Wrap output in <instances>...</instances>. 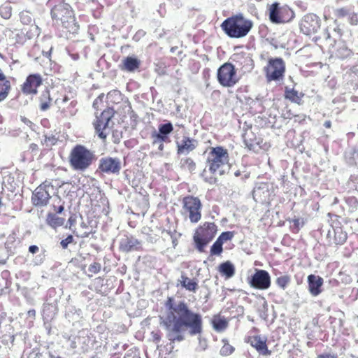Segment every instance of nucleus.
<instances>
[{
	"label": "nucleus",
	"instance_id": "1",
	"mask_svg": "<svg viewBox=\"0 0 358 358\" xmlns=\"http://www.w3.org/2000/svg\"><path fill=\"white\" fill-rule=\"evenodd\" d=\"M165 306L168 313L163 324L168 331L167 338L171 343L183 341V333L186 331L190 336L201 334V315L190 310L185 301H181L175 303L173 297H168L165 301Z\"/></svg>",
	"mask_w": 358,
	"mask_h": 358
},
{
	"label": "nucleus",
	"instance_id": "2",
	"mask_svg": "<svg viewBox=\"0 0 358 358\" xmlns=\"http://www.w3.org/2000/svg\"><path fill=\"white\" fill-rule=\"evenodd\" d=\"M206 169L201 173L203 180L210 184L217 182V176L225 175L229 167V153L228 150L221 145L209 147L206 151Z\"/></svg>",
	"mask_w": 358,
	"mask_h": 358
},
{
	"label": "nucleus",
	"instance_id": "3",
	"mask_svg": "<svg viewBox=\"0 0 358 358\" xmlns=\"http://www.w3.org/2000/svg\"><path fill=\"white\" fill-rule=\"evenodd\" d=\"M50 14L55 23L62 26L66 31L75 33L78 31L79 26L76 21L73 10L69 3L59 1L52 7Z\"/></svg>",
	"mask_w": 358,
	"mask_h": 358
},
{
	"label": "nucleus",
	"instance_id": "4",
	"mask_svg": "<svg viewBox=\"0 0 358 358\" xmlns=\"http://www.w3.org/2000/svg\"><path fill=\"white\" fill-rule=\"evenodd\" d=\"M220 27L229 37L240 38L248 34L253 23L242 14H236L224 20Z\"/></svg>",
	"mask_w": 358,
	"mask_h": 358
},
{
	"label": "nucleus",
	"instance_id": "5",
	"mask_svg": "<svg viewBox=\"0 0 358 358\" xmlns=\"http://www.w3.org/2000/svg\"><path fill=\"white\" fill-rule=\"evenodd\" d=\"M95 160L94 152L83 145L77 144L70 151L68 161L70 167L76 171L84 172Z\"/></svg>",
	"mask_w": 358,
	"mask_h": 358
},
{
	"label": "nucleus",
	"instance_id": "6",
	"mask_svg": "<svg viewBox=\"0 0 358 358\" xmlns=\"http://www.w3.org/2000/svg\"><path fill=\"white\" fill-rule=\"evenodd\" d=\"M181 214L193 224L198 223L202 217L203 205L198 196L187 195L181 199Z\"/></svg>",
	"mask_w": 358,
	"mask_h": 358
},
{
	"label": "nucleus",
	"instance_id": "7",
	"mask_svg": "<svg viewBox=\"0 0 358 358\" xmlns=\"http://www.w3.org/2000/svg\"><path fill=\"white\" fill-rule=\"evenodd\" d=\"M217 231V227L214 222H204L199 226L193 236L196 250L204 252L206 246L214 238Z\"/></svg>",
	"mask_w": 358,
	"mask_h": 358
},
{
	"label": "nucleus",
	"instance_id": "8",
	"mask_svg": "<svg viewBox=\"0 0 358 358\" xmlns=\"http://www.w3.org/2000/svg\"><path fill=\"white\" fill-rule=\"evenodd\" d=\"M240 78L235 66L230 62L224 63L217 69V81L224 87H234Z\"/></svg>",
	"mask_w": 358,
	"mask_h": 358
},
{
	"label": "nucleus",
	"instance_id": "9",
	"mask_svg": "<svg viewBox=\"0 0 358 358\" xmlns=\"http://www.w3.org/2000/svg\"><path fill=\"white\" fill-rule=\"evenodd\" d=\"M295 17L294 10L287 5H282L278 2L273 3L269 9V19L276 24L287 23L292 21Z\"/></svg>",
	"mask_w": 358,
	"mask_h": 358
},
{
	"label": "nucleus",
	"instance_id": "10",
	"mask_svg": "<svg viewBox=\"0 0 358 358\" xmlns=\"http://www.w3.org/2000/svg\"><path fill=\"white\" fill-rule=\"evenodd\" d=\"M285 64L281 58H271L264 67V73L268 81H278L283 78Z\"/></svg>",
	"mask_w": 358,
	"mask_h": 358
},
{
	"label": "nucleus",
	"instance_id": "11",
	"mask_svg": "<svg viewBox=\"0 0 358 358\" xmlns=\"http://www.w3.org/2000/svg\"><path fill=\"white\" fill-rule=\"evenodd\" d=\"M113 115V110L111 108H107L99 115H96L93 122L96 134L103 141L106 139L108 135V123Z\"/></svg>",
	"mask_w": 358,
	"mask_h": 358
},
{
	"label": "nucleus",
	"instance_id": "12",
	"mask_svg": "<svg viewBox=\"0 0 358 358\" xmlns=\"http://www.w3.org/2000/svg\"><path fill=\"white\" fill-rule=\"evenodd\" d=\"M53 189L51 182L45 180L38 185L31 195V203L34 206L43 207L48 205L51 198L50 189Z\"/></svg>",
	"mask_w": 358,
	"mask_h": 358
},
{
	"label": "nucleus",
	"instance_id": "13",
	"mask_svg": "<svg viewBox=\"0 0 358 358\" xmlns=\"http://www.w3.org/2000/svg\"><path fill=\"white\" fill-rule=\"evenodd\" d=\"M300 31L305 35L315 34L320 28V20L313 13L305 15L299 23Z\"/></svg>",
	"mask_w": 358,
	"mask_h": 358
},
{
	"label": "nucleus",
	"instance_id": "14",
	"mask_svg": "<svg viewBox=\"0 0 358 358\" xmlns=\"http://www.w3.org/2000/svg\"><path fill=\"white\" fill-rule=\"evenodd\" d=\"M245 341L256 350L259 354V358L271 355L272 351L268 349L266 336L259 334L250 335L246 338Z\"/></svg>",
	"mask_w": 358,
	"mask_h": 358
},
{
	"label": "nucleus",
	"instance_id": "15",
	"mask_svg": "<svg viewBox=\"0 0 358 358\" xmlns=\"http://www.w3.org/2000/svg\"><path fill=\"white\" fill-rule=\"evenodd\" d=\"M121 162L118 158L105 157L100 159L98 171L106 174H119L121 170Z\"/></svg>",
	"mask_w": 358,
	"mask_h": 358
},
{
	"label": "nucleus",
	"instance_id": "16",
	"mask_svg": "<svg viewBox=\"0 0 358 358\" xmlns=\"http://www.w3.org/2000/svg\"><path fill=\"white\" fill-rule=\"evenodd\" d=\"M248 282L253 288L265 290L271 286V276L266 271L259 269L253 274Z\"/></svg>",
	"mask_w": 358,
	"mask_h": 358
},
{
	"label": "nucleus",
	"instance_id": "17",
	"mask_svg": "<svg viewBox=\"0 0 358 358\" xmlns=\"http://www.w3.org/2000/svg\"><path fill=\"white\" fill-rule=\"evenodd\" d=\"M243 138L245 147L248 150L257 152L262 148L263 138L257 136V132L252 128H248L245 130Z\"/></svg>",
	"mask_w": 358,
	"mask_h": 358
},
{
	"label": "nucleus",
	"instance_id": "18",
	"mask_svg": "<svg viewBox=\"0 0 358 358\" xmlns=\"http://www.w3.org/2000/svg\"><path fill=\"white\" fill-rule=\"evenodd\" d=\"M43 84L42 76L39 73L29 75L21 86V90L24 94H36L38 88Z\"/></svg>",
	"mask_w": 358,
	"mask_h": 358
},
{
	"label": "nucleus",
	"instance_id": "19",
	"mask_svg": "<svg viewBox=\"0 0 358 358\" xmlns=\"http://www.w3.org/2000/svg\"><path fill=\"white\" fill-rule=\"evenodd\" d=\"M120 251L128 253L131 251H139L142 250L141 243L133 236H126L119 244Z\"/></svg>",
	"mask_w": 358,
	"mask_h": 358
},
{
	"label": "nucleus",
	"instance_id": "20",
	"mask_svg": "<svg viewBox=\"0 0 358 358\" xmlns=\"http://www.w3.org/2000/svg\"><path fill=\"white\" fill-rule=\"evenodd\" d=\"M177 148V154H189L192 152L197 146V142L196 140L189 137L188 136H184L180 141H176Z\"/></svg>",
	"mask_w": 358,
	"mask_h": 358
},
{
	"label": "nucleus",
	"instance_id": "21",
	"mask_svg": "<svg viewBox=\"0 0 358 358\" xmlns=\"http://www.w3.org/2000/svg\"><path fill=\"white\" fill-rule=\"evenodd\" d=\"M323 279L319 275L310 274L308 276V291L311 295L318 296L322 291Z\"/></svg>",
	"mask_w": 358,
	"mask_h": 358
},
{
	"label": "nucleus",
	"instance_id": "22",
	"mask_svg": "<svg viewBox=\"0 0 358 358\" xmlns=\"http://www.w3.org/2000/svg\"><path fill=\"white\" fill-rule=\"evenodd\" d=\"M141 65V61L134 57H127L124 58L119 65L121 71L134 72L138 69Z\"/></svg>",
	"mask_w": 358,
	"mask_h": 358
},
{
	"label": "nucleus",
	"instance_id": "23",
	"mask_svg": "<svg viewBox=\"0 0 358 358\" xmlns=\"http://www.w3.org/2000/svg\"><path fill=\"white\" fill-rule=\"evenodd\" d=\"M178 282L182 288L193 293H195L199 287V280L196 278H189L185 274L181 275Z\"/></svg>",
	"mask_w": 358,
	"mask_h": 358
},
{
	"label": "nucleus",
	"instance_id": "24",
	"mask_svg": "<svg viewBox=\"0 0 358 358\" xmlns=\"http://www.w3.org/2000/svg\"><path fill=\"white\" fill-rule=\"evenodd\" d=\"M10 90V82L0 70V102L4 101L8 97Z\"/></svg>",
	"mask_w": 358,
	"mask_h": 358
},
{
	"label": "nucleus",
	"instance_id": "25",
	"mask_svg": "<svg viewBox=\"0 0 358 358\" xmlns=\"http://www.w3.org/2000/svg\"><path fill=\"white\" fill-rule=\"evenodd\" d=\"M211 323L213 329L218 332L224 331L229 325L228 320L220 315H214Z\"/></svg>",
	"mask_w": 358,
	"mask_h": 358
},
{
	"label": "nucleus",
	"instance_id": "26",
	"mask_svg": "<svg viewBox=\"0 0 358 358\" xmlns=\"http://www.w3.org/2000/svg\"><path fill=\"white\" fill-rule=\"evenodd\" d=\"M218 271L226 278H230L235 274V267L231 262L227 261L219 265Z\"/></svg>",
	"mask_w": 358,
	"mask_h": 358
},
{
	"label": "nucleus",
	"instance_id": "27",
	"mask_svg": "<svg viewBox=\"0 0 358 358\" xmlns=\"http://www.w3.org/2000/svg\"><path fill=\"white\" fill-rule=\"evenodd\" d=\"M65 222V219L57 216L56 214L49 213L46 217V223L53 229L62 227Z\"/></svg>",
	"mask_w": 358,
	"mask_h": 358
},
{
	"label": "nucleus",
	"instance_id": "28",
	"mask_svg": "<svg viewBox=\"0 0 358 358\" xmlns=\"http://www.w3.org/2000/svg\"><path fill=\"white\" fill-rule=\"evenodd\" d=\"M52 103V98L48 91L43 92L39 97V108L45 111L50 108Z\"/></svg>",
	"mask_w": 358,
	"mask_h": 358
},
{
	"label": "nucleus",
	"instance_id": "29",
	"mask_svg": "<svg viewBox=\"0 0 358 358\" xmlns=\"http://www.w3.org/2000/svg\"><path fill=\"white\" fill-rule=\"evenodd\" d=\"M347 233L341 227L334 229L333 243L335 245H343L347 240Z\"/></svg>",
	"mask_w": 358,
	"mask_h": 358
},
{
	"label": "nucleus",
	"instance_id": "30",
	"mask_svg": "<svg viewBox=\"0 0 358 358\" xmlns=\"http://www.w3.org/2000/svg\"><path fill=\"white\" fill-rule=\"evenodd\" d=\"M352 54V50L343 42L341 43L335 51L336 56L341 59L348 58Z\"/></svg>",
	"mask_w": 358,
	"mask_h": 358
},
{
	"label": "nucleus",
	"instance_id": "31",
	"mask_svg": "<svg viewBox=\"0 0 358 358\" xmlns=\"http://www.w3.org/2000/svg\"><path fill=\"white\" fill-rule=\"evenodd\" d=\"M303 96V94H300L296 90H294L287 91L285 94V97L287 99L299 105L302 103Z\"/></svg>",
	"mask_w": 358,
	"mask_h": 358
},
{
	"label": "nucleus",
	"instance_id": "32",
	"mask_svg": "<svg viewBox=\"0 0 358 358\" xmlns=\"http://www.w3.org/2000/svg\"><path fill=\"white\" fill-rule=\"evenodd\" d=\"M76 103H77L76 101H71L66 108L63 107L61 108V113L64 117H71L75 115L77 112V109L76 108Z\"/></svg>",
	"mask_w": 358,
	"mask_h": 358
},
{
	"label": "nucleus",
	"instance_id": "33",
	"mask_svg": "<svg viewBox=\"0 0 358 358\" xmlns=\"http://www.w3.org/2000/svg\"><path fill=\"white\" fill-rule=\"evenodd\" d=\"M173 131V126L171 122H168L164 124H161L158 127V134L164 136H169V134Z\"/></svg>",
	"mask_w": 358,
	"mask_h": 358
},
{
	"label": "nucleus",
	"instance_id": "34",
	"mask_svg": "<svg viewBox=\"0 0 358 358\" xmlns=\"http://www.w3.org/2000/svg\"><path fill=\"white\" fill-rule=\"evenodd\" d=\"M290 280V277L288 275H285L278 277L275 280V283L279 287L285 289L289 284Z\"/></svg>",
	"mask_w": 358,
	"mask_h": 358
},
{
	"label": "nucleus",
	"instance_id": "35",
	"mask_svg": "<svg viewBox=\"0 0 358 358\" xmlns=\"http://www.w3.org/2000/svg\"><path fill=\"white\" fill-rule=\"evenodd\" d=\"M152 144L155 145L156 143H170L171 139L169 136H164L158 133H155L152 134Z\"/></svg>",
	"mask_w": 358,
	"mask_h": 358
},
{
	"label": "nucleus",
	"instance_id": "36",
	"mask_svg": "<svg viewBox=\"0 0 358 358\" xmlns=\"http://www.w3.org/2000/svg\"><path fill=\"white\" fill-rule=\"evenodd\" d=\"M222 245L223 244L217 239L211 246L210 254L212 255H220L223 251Z\"/></svg>",
	"mask_w": 358,
	"mask_h": 358
},
{
	"label": "nucleus",
	"instance_id": "37",
	"mask_svg": "<svg viewBox=\"0 0 358 358\" xmlns=\"http://www.w3.org/2000/svg\"><path fill=\"white\" fill-rule=\"evenodd\" d=\"M0 15L4 19H9L12 15V8L9 5L0 6Z\"/></svg>",
	"mask_w": 358,
	"mask_h": 358
},
{
	"label": "nucleus",
	"instance_id": "38",
	"mask_svg": "<svg viewBox=\"0 0 358 358\" xmlns=\"http://www.w3.org/2000/svg\"><path fill=\"white\" fill-rule=\"evenodd\" d=\"M234 236V231H225L222 232L217 239L220 241V242H221L222 244H224V243L231 240Z\"/></svg>",
	"mask_w": 358,
	"mask_h": 358
},
{
	"label": "nucleus",
	"instance_id": "39",
	"mask_svg": "<svg viewBox=\"0 0 358 358\" xmlns=\"http://www.w3.org/2000/svg\"><path fill=\"white\" fill-rule=\"evenodd\" d=\"M182 166L193 171L196 169V164L192 158L188 157L182 161Z\"/></svg>",
	"mask_w": 358,
	"mask_h": 358
},
{
	"label": "nucleus",
	"instance_id": "40",
	"mask_svg": "<svg viewBox=\"0 0 358 358\" xmlns=\"http://www.w3.org/2000/svg\"><path fill=\"white\" fill-rule=\"evenodd\" d=\"M350 13V9L347 7L340 8L336 10L335 15L338 18H343L346 16H349Z\"/></svg>",
	"mask_w": 358,
	"mask_h": 358
},
{
	"label": "nucleus",
	"instance_id": "41",
	"mask_svg": "<svg viewBox=\"0 0 358 358\" xmlns=\"http://www.w3.org/2000/svg\"><path fill=\"white\" fill-rule=\"evenodd\" d=\"M101 269V265L99 262H94L90 265L88 271L91 274H89V277H92L93 274H96L100 272Z\"/></svg>",
	"mask_w": 358,
	"mask_h": 358
},
{
	"label": "nucleus",
	"instance_id": "42",
	"mask_svg": "<svg viewBox=\"0 0 358 358\" xmlns=\"http://www.w3.org/2000/svg\"><path fill=\"white\" fill-rule=\"evenodd\" d=\"M234 348L229 343H224L220 349V354L223 356H228L232 354Z\"/></svg>",
	"mask_w": 358,
	"mask_h": 358
},
{
	"label": "nucleus",
	"instance_id": "43",
	"mask_svg": "<svg viewBox=\"0 0 358 358\" xmlns=\"http://www.w3.org/2000/svg\"><path fill=\"white\" fill-rule=\"evenodd\" d=\"M74 239L72 235H69L65 239H63L60 242V245L63 249H66L68 245L73 243Z\"/></svg>",
	"mask_w": 358,
	"mask_h": 358
},
{
	"label": "nucleus",
	"instance_id": "44",
	"mask_svg": "<svg viewBox=\"0 0 358 358\" xmlns=\"http://www.w3.org/2000/svg\"><path fill=\"white\" fill-rule=\"evenodd\" d=\"M151 336L152 341L155 343H158L160 342L162 338V332L160 330L152 331L151 332Z\"/></svg>",
	"mask_w": 358,
	"mask_h": 358
},
{
	"label": "nucleus",
	"instance_id": "45",
	"mask_svg": "<svg viewBox=\"0 0 358 358\" xmlns=\"http://www.w3.org/2000/svg\"><path fill=\"white\" fill-rule=\"evenodd\" d=\"M348 21L351 25L355 26L358 24V15L355 13H350Z\"/></svg>",
	"mask_w": 358,
	"mask_h": 358
},
{
	"label": "nucleus",
	"instance_id": "46",
	"mask_svg": "<svg viewBox=\"0 0 358 358\" xmlns=\"http://www.w3.org/2000/svg\"><path fill=\"white\" fill-rule=\"evenodd\" d=\"M292 222L293 223V226L291 227L292 231L293 233H298L300 230V221L299 219L295 218L292 220Z\"/></svg>",
	"mask_w": 358,
	"mask_h": 358
},
{
	"label": "nucleus",
	"instance_id": "47",
	"mask_svg": "<svg viewBox=\"0 0 358 358\" xmlns=\"http://www.w3.org/2000/svg\"><path fill=\"white\" fill-rule=\"evenodd\" d=\"M345 201L347 203L352 206L356 207L358 206V201L355 196L345 197Z\"/></svg>",
	"mask_w": 358,
	"mask_h": 358
},
{
	"label": "nucleus",
	"instance_id": "48",
	"mask_svg": "<svg viewBox=\"0 0 358 358\" xmlns=\"http://www.w3.org/2000/svg\"><path fill=\"white\" fill-rule=\"evenodd\" d=\"M235 59L236 62H238V61H241L242 59H245V60H247V61H249V62H251V59L248 58V57H245V55L243 54H237V55H235Z\"/></svg>",
	"mask_w": 358,
	"mask_h": 358
},
{
	"label": "nucleus",
	"instance_id": "49",
	"mask_svg": "<svg viewBox=\"0 0 358 358\" xmlns=\"http://www.w3.org/2000/svg\"><path fill=\"white\" fill-rule=\"evenodd\" d=\"M317 358H338L337 355L330 353H322L319 355Z\"/></svg>",
	"mask_w": 358,
	"mask_h": 358
},
{
	"label": "nucleus",
	"instance_id": "50",
	"mask_svg": "<svg viewBox=\"0 0 358 358\" xmlns=\"http://www.w3.org/2000/svg\"><path fill=\"white\" fill-rule=\"evenodd\" d=\"M53 209L57 213H62L64 210V206L63 204H61L59 206H54Z\"/></svg>",
	"mask_w": 358,
	"mask_h": 358
},
{
	"label": "nucleus",
	"instance_id": "51",
	"mask_svg": "<svg viewBox=\"0 0 358 358\" xmlns=\"http://www.w3.org/2000/svg\"><path fill=\"white\" fill-rule=\"evenodd\" d=\"M38 247L36 245H31L29 248V251L32 254L36 253L38 251Z\"/></svg>",
	"mask_w": 358,
	"mask_h": 358
},
{
	"label": "nucleus",
	"instance_id": "52",
	"mask_svg": "<svg viewBox=\"0 0 358 358\" xmlns=\"http://www.w3.org/2000/svg\"><path fill=\"white\" fill-rule=\"evenodd\" d=\"M158 145V150L160 151H163L164 149V143H157Z\"/></svg>",
	"mask_w": 358,
	"mask_h": 358
},
{
	"label": "nucleus",
	"instance_id": "53",
	"mask_svg": "<svg viewBox=\"0 0 358 358\" xmlns=\"http://www.w3.org/2000/svg\"><path fill=\"white\" fill-rule=\"evenodd\" d=\"M324 127H325L326 128H330V127H331V122H330V121H326V122H324Z\"/></svg>",
	"mask_w": 358,
	"mask_h": 358
},
{
	"label": "nucleus",
	"instance_id": "54",
	"mask_svg": "<svg viewBox=\"0 0 358 358\" xmlns=\"http://www.w3.org/2000/svg\"><path fill=\"white\" fill-rule=\"evenodd\" d=\"M69 100V98H68L66 96H65L62 99V103H66Z\"/></svg>",
	"mask_w": 358,
	"mask_h": 358
},
{
	"label": "nucleus",
	"instance_id": "55",
	"mask_svg": "<svg viewBox=\"0 0 358 358\" xmlns=\"http://www.w3.org/2000/svg\"><path fill=\"white\" fill-rule=\"evenodd\" d=\"M95 280H99V282H102V281H103V278H101V277H99V278H96L95 279Z\"/></svg>",
	"mask_w": 358,
	"mask_h": 358
},
{
	"label": "nucleus",
	"instance_id": "56",
	"mask_svg": "<svg viewBox=\"0 0 358 358\" xmlns=\"http://www.w3.org/2000/svg\"><path fill=\"white\" fill-rule=\"evenodd\" d=\"M306 119V115H303L301 120L299 121V122H301V121H304Z\"/></svg>",
	"mask_w": 358,
	"mask_h": 358
},
{
	"label": "nucleus",
	"instance_id": "57",
	"mask_svg": "<svg viewBox=\"0 0 358 358\" xmlns=\"http://www.w3.org/2000/svg\"><path fill=\"white\" fill-rule=\"evenodd\" d=\"M176 241H175V240L173 241V243L174 245H176Z\"/></svg>",
	"mask_w": 358,
	"mask_h": 358
},
{
	"label": "nucleus",
	"instance_id": "58",
	"mask_svg": "<svg viewBox=\"0 0 358 358\" xmlns=\"http://www.w3.org/2000/svg\"><path fill=\"white\" fill-rule=\"evenodd\" d=\"M294 117H295V118H296V117H299V115H295V116H294Z\"/></svg>",
	"mask_w": 358,
	"mask_h": 358
},
{
	"label": "nucleus",
	"instance_id": "59",
	"mask_svg": "<svg viewBox=\"0 0 358 358\" xmlns=\"http://www.w3.org/2000/svg\"><path fill=\"white\" fill-rule=\"evenodd\" d=\"M58 358H60V357H58Z\"/></svg>",
	"mask_w": 358,
	"mask_h": 358
}]
</instances>
